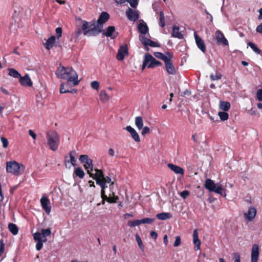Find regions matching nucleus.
Masks as SVG:
<instances>
[{"mask_svg": "<svg viewBox=\"0 0 262 262\" xmlns=\"http://www.w3.org/2000/svg\"><path fill=\"white\" fill-rule=\"evenodd\" d=\"M110 18V15L106 12H102L97 21L93 19L90 22L81 20L82 25L80 28L75 30L73 35L78 39L82 33L85 36H96L103 31V24Z\"/></svg>", "mask_w": 262, "mask_h": 262, "instance_id": "1", "label": "nucleus"}, {"mask_svg": "<svg viewBox=\"0 0 262 262\" xmlns=\"http://www.w3.org/2000/svg\"><path fill=\"white\" fill-rule=\"evenodd\" d=\"M56 75L58 78L67 80L69 82H73L74 86L79 83L78 79V75L75 70L72 68H65L59 66L56 71Z\"/></svg>", "mask_w": 262, "mask_h": 262, "instance_id": "2", "label": "nucleus"}, {"mask_svg": "<svg viewBox=\"0 0 262 262\" xmlns=\"http://www.w3.org/2000/svg\"><path fill=\"white\" fill-rule=\"evenodd\" d=\"M46 139L50 149L53 151H56L60 143V138L57 133L53 130L47 132Z\"/></svg>", "mask_w": 262, "mask_h": 262, "instance_id": "3", "label": "nucleus"}, {"mask_svg": "<svg viewBox=\"0 0 262 262\" xmlns=\"http://www.w3.org/2000/svg\"><path fill=\"white\" fill-rule=\"evenodd\" d=\"M25 169V167L24 165L20 164L15 161H9L6 163L7 172L15 176L21 174L24 172Z\"/></svg>", "mask_w": 262, "mask_h": 262, "instance_id": "4", "label": "nucleus"}, {"mask_svg": "<svg viewBox=\"0 0 262 262\" xmlns=\"http://www.w3.org/2000/svg\"><path fill=\"white\" fill-rule=\"evenodd\" d=\"M205 188L210 192H213L222 196H226V190L221 185L215 184L210 179H207L205 185Z\"/></svg>", "mask_w": 262, "mask_h": 262, "instance_id": "5", "label": "nucleus"}, {"mask_svg": "<svg viewBox=\"0 0 262 262\" xmlns=\"http://www.w3.org/2000/svg\"><path fill=\"white\" fill-rule=\"evenodd\" d=\"M79 160L83 164V167L90 177H92L93 176L92 171L93 170V160L87 155H80Z\"/></svg>", "mask_w": 262, "mask_h": 262, "instance_id": "6", "label": "nucleus"}, {"mask_svg": "<svg viewBox=\"0 0 262 262\" xmlns=\"http://www.w3.org/2000/svg\"><path fill=\"white\" fill-rule=\"evenodd\" d=\"M40 202L42 209L45 210L47 214L49 215L52 207L49 198L47 196H42L40 199Z\"/></svg>", "mask_w": 262, "mask_h": 262, "instance_id": "7", "label": "nucleus"}, {"mask_svg": "<svg viewBox=\"0 0 262 262\" xmlns=\"http://www.w3.org/2000/svg\"><path fill=\"white\" fill-rule=\"evenodd\" d=\"M33 238L35 241L36 242V250L38 251L40 250L43 247V243L47 242V239L43 238L40 233L39 232H37L33 234Z\"/></svg>", "mask_w": 262, "mask_h": 262, "instance_id": "8", "label": "nucleus"}, {"mask_svg": "<svg viewBox=\"0 0 262 262\" xmlns=\"http://www.w3.org/2000/svg\"><path fill=\"white\" fill-rule=\"evenodd\" d=\"M128 55V49L126 44L121 46L118 50L116 56L117 59L119 61H122L124 60L126 55Z\"/></svg>", "mask_w": 262, "mask_h": 262, "instance_id": "9", "label": "nucleus"}, {"mask_svg": "<svg viewBox=\"0 0 262 262\" xmlns=\"http://www.w3.org/2000/svg\"><path fill=\"white\" fill-rule=\"evenodd\" d=\"M125 14L129 20L134 22L137 21L140 17L138 11L134 10L130 8L126 10Z\"/></svg>", "mask_w": 262, "mask_h": 262, "instance_id": "10", "label": "nucleus"}, {"mask_svg": "<svg viewBox=\"0 0 262 262\" xmlns=\"http://www.w3.org/2000/svg\"><path fill=\"white\" fill-rule=\"evenodd\" d=\"M146 55L147 60L149 62V64L147 66L148 68H154L155 67H158L162 65V63L160 61L157 60L149 53H146Z\"/></svg>", "mask_w": 262, "mask_h": 262, "instance_id": "11", "label": "nucleus"}, {"mask_svg": "<svg viewBox=\"0 0 262 262\" xmlns=\"http://www.w3.org/2000/svg\"><path fill=\"white\" fill-rule=\"evenodd\" d=\"M215 37L217 42L219 43L222 44L223 46H227L228 45V41L225 38L223 32L218 30L215 33Z\"/></svg>", "mask_w": 262, "mask_h": 262, "instance_id": "12", "label": "nucleus"}, {"mask_svg": "<svg viewBox=\"0 0 262 262\" xmlns=\"http://www.w3.org/2000/svg\"><path fill=\"white\" fill-rule=\"evenodd\" d=\"M195 43L198 48L203 53H205L206 51V46L203 40L200 37L196 32L194 33Z\"/></svg>", "mask_w": 262, "mask_h": 262, "instance_id": "13", "label": "nucleus"}, {"mask_svg": "<svg viewBox=\"0 0 262 262\" xmlns=\"http://www.w3.org/2000/svg\"><path fill=\"white\" fill-rule=\"evenodd\" d=\"M259 247L257 244L252 246L251 251V262H257L259 256Z\"/></svg>", "mask_w": 262, "mask_h": 262, "instance_id": "14", "label": "nucleus"}, {"mask_svg": "<svg viewBox=\"0 0 262 262\" xmlns=\"http://www.w3.org/2000/svg\"><path fill=\"white\" fill-rule=\"evenodd\" d=\"M125 129L130 133V135L134 141L136 142H140V139L138 133L136 130L130 125L125 127Z\"/></svg>", "mask_w": 262, "mask_h": 262, "instance_id": "15", "label": "nucleus"}, {"mask_svg": "<svg viewBox=\"0 0 262 262\" xmlns=\"http://www.w3.org/2000/svg\"><path fill=\"white\" fill-rule=\"evenodd\" d=\"M19 82L21 85L24 86H32V82L28 74H26L24 76H20Z\"/></svg>", "mask_w": 262, "mask_h": 262, "instance_id": "16", "label": "nucleus"}, {"mask_svg": "<svg viewBox=\"0 0 262 262\" xmlns=\"http://www.w3.org/2000/svg\"><path fill=\"white\" fill-rule=\"evenodd\" d=\"M256 214V209L251 206L249 208L248 212L244 213V216L249 221H252L255 218Z\"/></svg>", "mask_w": 262, "mask_h": 262, "instance_id": "17", "label": "nucleus"}, {"mask_svg": "<svg viewBox=\"0 0 262 262\" xmlns=\"http://www.w3.org/2000/svg\"><path fill=\"white\" fill-rule=\"evenodd\" d=\"M193 242L194 245V249L197 251L200 249L201 241L199 238L197 229H195L193 232Z\"/></svg>", "mask_w": 262, "mask_h": 262, "instance_id": "18", "label": "nucleus"}, {"mask_svg": "<svg viewBox=\"0 0 262 262\" xmlns=\"http://www.w3.org/2000/svg\"><path fill=\"white\" fill-rule=\"evenodd\" d=\"M167 166L171 170L173 171L176 174L183 175L184 173V169L179 166L171 163H169L167 164Z\"/></svg>", "mask_w": 262, "mask_h": 262, "instance_id": "19", "label": "nucleus"}, {"mask_svg": "<svg viewBox=\"0 0 262 262\" xmlns=\"http://www.w3.org/2000/svg\"><path fill=\"white\" fill-rule=\"evenodd\" d=\"M76 154L75 150L71 151L69 152V156H70V160H67V156H65V160H64V164L67 167V163H71V165L73 166H75L76 165V160L75 158V157L74 155Z\"/></svg>", "mask_w": 262, "mask_h": 262, "instance_id": "20", "label": "nucleus"}, {"mask_svg": "<svg viewBox=\"0 0 262 262\" xmlns=\"http://www.w3.org/2000/svg\"><path fill=\"white\" fill-rule=\"evenodd\" d=\"M56 37L52 36L49 37L45 43V47L47 49L50 50L53 48L55 42Z\"/></svg>", "mask_w": 262, "mask_h": 262, "instance_id": "21", "label": "nucleus"}, {"mask_svg": "<svg viewBox=\"0 0 262 262\" xmlns=\"http://www.w3.org/2000/svg\"><path fill=\"white\" fill-rule=\"evenodd\" d=\"M138 28L140 33L142 34H145L148 32V27L144 21L138 24Z\"/></svg>", "mask_w": 262, "mask_h": 262, "instance_id": "22", "label": "nucleus"}, {"mask_svg": "<svg viewBox=\"0 0 262 262\" xmlns=\"http://www.w3.org/2000/svg\"><path fill=\"white\" fill-rule=\"evenodd\" d=\"M165 65L166 71L169 74L174 75L176 74V69L172 61L166 63Z\"/></svg>", "mask_w": 262, "mask_h": 262, "instance_id": "23", "label": "nucleus"}, {"mask_svg": "<svg viewBox=\"0 0 262 262\" xmlns=\"http://www.w3.org/2000/svg\"><path fill=\"white\" fill-rule=\"evenodd\" d=\"M172 36L179 39H182L183 38V35L179 31V27L176 26H174L172 27Z\"/></svg>", "mask_w": 262, "mask_h": 262, "instance_id": "24", "label": "nucleus"}, {"mask_svg": "<svg viewBox=\"0 0 262 262\" xmlns=\"http://www.w3.org/2000/svg\"><path fill=\"white\" fill-rule=\"evenodd\" d=\"M156 217L160 220H166L172 217V214L169 212H162L156 215Z\"/></svg>", "mask_w": 262, "mask_h": 262, "instance_id": "25", "label": "nucleus"}, {"mask_svg": "<svg viewBox=\"0 0 262 262\" xmlns=\"http://www.w3.org/2000/svg\"><path fill=\"white\" fill-rule=\"evenodd\" d=\"M73 174L75 175L76 177L79 178L80 179H82L83 178L85 173L81 167H78L74 170Z\"/></svg>", "mask_w": 262, "mask_h": 262, "instance_id": "26", "label": "nucleus"}, {"mask_svg": "<svg viewBox=\"0 0 262 262\" xmlns=\"http://www.w3.org/2000/svg\"><path fill=\"white\" fill-rule=\"evenodd\" d=\"M220 108L221 110L227 112L229 111L230 108V103L227 101H221Z\"/></svg>", "mask_w": 262, "mask_h": 262, "instance_id": "27", "label": "nucleus"}, {"mask_svg": "<svg viewBox=\"0 0 262 262\" xmlns=\"http://www.w3.org/2000/svg\"><path fill=\"white\" fill-rule=\"evenodd\" d=\"M115 31V28L114 26H108L106 28V31L103 30L102 33L106 37H111Z\"/></svg>", "mask_w": 262, "mask_h": 262, "instance_id": "28", "label": "nucleus"}, {"mask_svg": "<svg viewBox=\"0 0 262 262\" xmlns=\"http://www.w3.org/2000/svg\"><path fill=\"white\" fill-rule=\"evenodd\" d=\"M9 231L14 235L18 234V228L17 226L13 223H9L8 225Z\"/></svg>", "mask_w": 262, "mask_h": 262, "instance_id": "29", "label": "nucleus"}, {"mask_svg": "<svg viewBox=\"0 0 262 262\" xmlns=\"http://www.w3.org/2000/svg\"><path fill=\"white\" fill-rule=\"evenodd\" d=\"M135 124L138 129H141L143 127V118L141 116H138L135 118Z\"/></svg>", "mask_w": 262, "mask_h": 262, "instance_id": "30", "label": "nucleus"}, {"mask_svg": "<svg viewBox=\"0 0 262 262\" xmlns=\"http://www.w3.org/2000/svg\"><path fill=\"white\" fill-rule=\"evenodd\" d=\"M173 58V53L171 52H167L166 53V55H163L162 60L164 63L165 64H166V63H168L171 61L172 58Z\"/></svg>", "mask_w": 262, "mask_h": 262, "instance_id": "31", "label": "nucleus"}, {"mask_svg": "<svg viewBox=\"0 0 262 262\" xmlns=\"http://www.w3.org/2000/svg\"><path fill=\"white\" fill-rule=\"evenodd\" d=\"M248 46H249L256 53L260 55L262 54V51L260 50L254 43L249 42L248 43Z\"/></svg>", "mask_w": 262, "mask_h": 262, "instance_id": "32", "label": "nucleus"}, {"mask_svg": "<svg viewBox=\"0 0 262 262\" xmlns=\"http://www.w3.org/2000/svg\"><path fill=\"white\" fill-rule=\"evenodd\" d=\"M9 71V75L14 78H19L20 77L19 73L14 69L9 68L8 69Z\"/></svg>", "mask_w": 262, "mask_h": 262, "instance_id": "33", "label": "nucleus"}, {"mask_svg": "<svg viewBox=\"0 0 262 262\" xmlns=\"http://www.w3.org/2000/svg\"><path fill=\"white\" fill-rule=\"evenodd\" d=\"M96 173L95 174L93 173V176L91 177L93 179L95 178H104L103 172L102 170L95 169Z\"/></svg>", "mask_w": 262, "mask_h": 262, "instance_id": "34", "label": "nucleus"}, {"mask_svg": "<svg viewBox=\"0 0 262 262\" xmlns=\"http://www.w3.org/2000/svg\"><path fill=\"white\" fill-rule=\"evenodd\" d=\"M100 100L103 102L107 101L109 99V96L105 90L101 91L100 94Z\"/></svg>", "mask_w": 262, "mask_h": 262, "instance_id": "35", "label": "nucleus"}, {"mask_svg": "<svg viewBox=\"0 0 262 262\" xmlns=\"http://www.w3.org/2000/svg\"><path fill=\"white\" fill-rule=\"evenodd\" d=\"M41 235L43 238H46L47 236H49L51 234V230L50 228L42 229L41 231Z\"/></svg>", "mask_w": 262, "mask_h": 262, "instance_id": "36", "label": "nucleus"}, {"mask_svg": "<svg viewBox=\"0 0 262 262\" xmlns=\"http://www.w3.org/2000/svg\"><path fill=\"white\" fill-rule=\"evenodd\" d=\"M159 25L161 27H164L165 25V16L163 11H160L159 13Z\"/></svg>", "mask_w": 262, "mask_h": 262, "instance_id": "37", "label": "nucleus"}, {"mask_svg": "<svg viewBox=\"0 0 262 262\" xmlns=\"http://www.w3.org/2000/svg\"><path fill=\"white\" fill-rule=\"evenodd\" d=\"M135 237H136V240L138 243V245L140 249L142 251H144V245L143 244V243H142V239H141L140 236H139V235L137 233L135 234Z\"/></svg>", "mask_w": 262, "mask_h": 262, "instance_id": "38", "label": "nucleus"}, {"mask_svg": "<svg viewBox=\"0 0 262 262\" xmlns=\"http://www.w3.org/2000/svg\"><path fill=\"white\" fill-rule=\"evenodd\" d=\"M218 115L222 121H226L229 118L228 114L225 111L219 112Z\"/></svg>", "mask_w": 262, "mask_h": 262, "instance_id": "39", "label": "nucleus"}, {"mask_svg": "<svg viewBox=\"0 0 262 262\" xmlns=\"http://www.w3.org/2000/svg\"><path fill=\"white\" fill-rule=\"evenodd\" d=\"M210 77V79L214 81L221 79L222 78V75L220 73L216 72L214 74H211Z\"/></svg>", "mask_w": 262, "mask_h": 262, "instance_id": "40", "label": "nucleus"}, {"mask_svg": "<svg viewBox=\"0 0 262 262\" xmlns=\"http://www.w3.org/2000/svg\"><path fill=\"white\" fill-rule=\"evenodd\" d=\"M128 226L133 227L136 226H139L140 224H141V220H136L134 221H131L128 222Z\"/></svg>", "mask_w": 262, "mask_h": 262, "instance_id": "41", "label": "nucleus"}, {"mask_svg": "<svg viewBox=\"0 0 262 262\" xmlns=\"http://www.w3.org/2000/svg\"><path fill=\"white\" fill-rule=\"evenodd\" d=\"M139 40L145 46H147L150 39L144 36L140 35L139 36Z\"/></svg>", "mask_w": 262, "mask_h": 262, "instance_id": "42", "label": "nucleus"}, {"mask_svg": "<svg viewBox=\"0 0 262 262\" xmlns=\"http://www.w3.org/2000/svg\"><path fill=\"white\" fill-rule=\"evenodd\" d=\"M72 91L69 90V89L65 88V85L63 83H61L60 87V93L61 94L66 93H72Z\"/></svg>", "mask_w": 262, "mask_h": 262, "instance_id": "43", "label": "nucleus"}, {"mask_svg": "<svg viewBox=\"0 0 262 262\" xmlns=\"http://www.w3.org/2000/svg\"><path fill=\"white\" fill-rule=\"evenodd\" d=\"M155 221L154 219L144 218L141 220V224H151Z\"/></svg>", "mask_w": 262, "mask_h": 262, "instance_id": "44", "label": "nucleus"}, {"mask_svg": "<svg viewBox=\"0 0 262 262\" xmlns=\"http://www.w3.org/2000/svg\"><path fill=\"white\" fill-rule=\"evenodd\" d=\"M91 86L93 89L98 90L99 88V83L97 81H93L91 82Z\"/></svg>", "mask_w": 262, "mask_h": 262, "instance_id": "45", "label": "nucleus"}, {"mask_svg": "<svg viewBox=\"0 0 262 262\" xmlns=\"http://www.w3.org/2000/svg\"><path fill=\"white\" fill-rule=\"evenodd\" d=\"M1 140L3 144V147L4 148H7L9 144V142H8L7 139H6L5 137H2L1 138Z\"/></svg>", "mask_w": 262, "mask_h": 262, "instance_id": "46", "label": "nucleus"}, {"mask_svg": "<svg viewBox=\"0 0 262 262\" xmlns=\"http://www.w3.org/2000/svg\"><path fill=\"white\" fill-rule=\"evenodd\" d=\"M126 1L133 8H136L137 6L138 5V0H126Z\"/></svg>", "mask_w": 262, "mask_h": 262, "instance_id": "47", "label": "nucleus"}, {"mask_svg": "<svg viewBox=\"0 0 262 262\" xmlns=\"http://www.w3.org/2000/svg\"><path fill=\"white\" fill-rule=\"evenodd\" d=\"M118 196H115L114 195L113 197H108L107 202L109 203H115L117 202V201L118 200Z\"/></svg>", "mask_w": 262, "mask_h": 262, "instance_id": "48", "label": "nucleus"}, {"mask_svg": "<svg viewBox=\"0 0 262 262\" xmlns=\"http://www.w3.org/2000/svg\"><path fill=\"white\" fill-rule=\"evenodd\" d=\"M5 245L3 239L0 241V256L4 253L5 250Z\"/></svg>", "mask_w": 262, "mask_h": 262, "instance_id": "49", "label": "nucleus"}, {"mask_svg": "<svg viewBox=\"0 0 262 262\" xmlns=\"http://www.w3.org/2000/svg\"><path fill=\"white\" fill-rule=\"evenodd\" d=\"M190 194V192L188 190H183L180 193V195L183 198L186 199Z\"/></svg>", "mask_w": 262, "mask_h": 262, "instance_id": "50", "label": "nucleus"}, {"mask_svg": "<svg viewBox=\"0 0 262 262\" xmlns=\"http://www.w3.org/2000/svg\"><path fill=\"white\" fill-rule=\"evenodd\" d=\"M57 37L59 38L62 35V30L61 27H58L55 30Z\"/></svg>", "mask_w": 262, "mask_h": 262, "instance_id": "51", "label": "nucleus"}, {"mask_svg": "<svg viewBox=\"0 0 262 262\" xmlns=\"http://www.w3.org/2000/svg\"><path fill=\"white\" fill-rule=\"evenodd\" d=\"M181 243V240L180 236H177L176 237L175 242L174 243L173 246L174 247H178L180 245Z\"/></svg>", "mask_w": 262, "mask_h": 262, "instance_id": "52", "label": "nucleus"}, {"mask_svg": "<svg viewBox=\"0 0 262 262\" xmlns=\"http://www.w3.org/2000/svg\"><path fill=\"white\" fill-rule=\"evenodd\" d=\"M148 46H149L151 47H159L160 45L155 41H154L151 40V39L149 40Z\"/></svg>", "mask_w": 262, "mask_h": 262, "instance_id": "53", "label": "nucleus"}, {"mask_svg": "<svg viewBox=\"0 0 262 262\" xmlns=\"http://www.w3.org/2000/svg\"><path fill=\"white\" fill-rule=\"evenodd\" d=\"M256 97L259 101H262V89H259L256 93Z\"/></svg>", "mask_w": 262, "mask_h": 262, "instance_id": "54", "label": "nucleus"}, {"mask_svg": "<svg viewBox=\"0 0 262 262\" xmlns=\"http://www.w3.org/2000/svg\"><path fill=\"white\" fill-rule=\"evenodd\" d=\"M150 132V128L148 126H145L143 127V130L141 132V134L143 136H145L146 134H148Z\"/></svg>", "mask_w": 262, "mask_h": 262, "instance_id": "55", "label": "nucleus"}, {"mask_svg": "<svg viewBox=\"0 0 262 262\" xmlns=\"http://www.w3.org/2000/svg\"><path fill=\"white\" fill-rule=\"evenodd\" d=\"M96 180V184L100 186V185H102V183H104L105 181H104V178H95L94 179Z\"/></svg>", "mask_w": 262, "mask_h": 262, "instance_id": "56", "label": "nucleus"}, {"mask_svg": "<svg viewBox=\"0 0 262 262\" xmlns=\"http://www.w3.org/2000/svg\"><path fill=\"white\" fill-rule=\"evenodd\" d=\"M149 64L148 61L147 60V55L145 54L144 56V59L143 60V63L142 65V70L144 69L145 67L147 66Z\"/></svg>", "mask_w": 262, "mask_h": 262, "instance_id": "57", "label": "nucleus"}, {"mask_svg": "<svg viewBox=\"0 0 262 262\" xmlns=\"http://www.w3.org/2000/svg\"><path fill=\"white\" fill-rule=\"evenodd\" d=\"M154 55L157 58L162 59H163V56L164 55V54H163L161 52H157L154 53Z\"/></svg>", "mask_w": 262, "mask_h": 262, "instance_id": "58", "label": "nucleus"}, {"mask_svg": "<svg viewBox=\"0 0 262 262\" xmlns=\"http://www.w3.org/2000/svg\"><path fill=\"white\" fill-rule=\"evenodd\" d=\"M234 258V262H240V256L237 253H234L233 254Z\"/></svg>", "mask_w": 262, "mask_h": 262, "instance_id": "59", "label": "nucleus"}, {"mask_svg": "<svg viewBox=\"0 0 262 262\" xmlns=\"http://www.w3.org/2000/svg\"><path fill=\"white\" fill-rule=\"evenodd\" d=\"M29 135L34 139L35 140L36 139V134L31 129L29 130L28 132Z\"/></svg>", "mask_w": 262, "mask_h": 262, "instance_id": "60", "label": "nucleus"}, {"mask_svg": "<svg viewBox=\"0 0 262 262\" xmlns=\"http://www.w3.org/2000/svg\"><path fill=\"white\" fill-rule=\"evenodd\" d=\"M256 31L262 34V23L257 26L256 28Z\"/></svg>", "mask_w": 262, "mask_h": 262, "instance_id": "61", "label": "nucleus"}, {"mask_svg": "<svg viewBox=\"0 0 262 262\" xmlns=\"http://www.w3.org/2000/svg\"><path fill=\"white\" fill-rule=\"evenodd\" d=\"M150 235L151 237L154 239H156L158 237L157 233L154 231H152L150 232Z\"/></svg>", "mask_w": 262, "mask_h": 262, "instance_id": "62", "label": "nucleus"}, {"mask_svg": "<svg viewBox=\"0 0 262 262\" xmlns=\"http://www.w3.org/2000/svg\"><path fill=\"white\" fill-rule=\"evenodd\" d=\"M18 188V185H14L11 187L10 189V193L13 194L14 191H15Z\"/></svg>", "mask_w": 262, "mask_h": 262, "instance_id": "63", "label": "nucleus"}, {"mask_svg": "<svg viewBox=\"0 0 262 262\" xmlns=\"http://www.w3.org/2000/svg\"><path fill=\"white\" fill-rule=\"evenodd\" d=\"M256 110L253 108H251L250 110L249 111V113L251 115H255L256 114Z\"/></svg>", "mask_w": 262, "mask_h": 262, "instance_id": "64", "label": "nucleus"}]
</instances>
